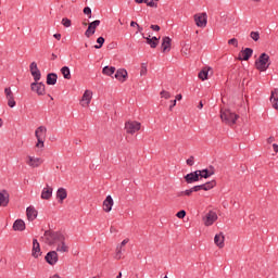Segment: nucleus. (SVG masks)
Wrapping results in <instances>:
<instances>
[{
	"instance_id": "1",
	"label": "nucleus",
	"mask_w": 278,
	"mask_h": 278,
	"mask_svg": "<svg viewBox=\"0 0 278 278\" xmlns=\"http://www.w3.org/2000/svg\"><path fill=\"white\" fill-rule=\"evenodd\" d=\"M45 242L49 247H56L58 253H68V245H66V237L61 231H45Z\"/></svg>"
},
{
	"instance_id": "2",
	"label": "nucleus",
	"mask_w": 278,
	"mask_h": 278,
	"mask_svg": "<svg viewBox=\"0 0 278 278\" xmlns=\"http://www.w3.org/2000/svg\"><path fill=\"white\" fill-rule=\"evenodd\" d=\"M270 67V55L263 52L260 58L255 61V68L261 73L268 71Z\"/></svg>"
},
{
	"instance_id": "3",
	"label": "nucleus",
	"mask_w": 278,
	"mask_h": 278,
	"mask_svg": "<svg viewBox=\"0 0 278 278\" xmlns=\"http://www.w3.org/2000/svg\"><path fill=\"white\" fill-rule=\"evenodd\" d=\"M220 118L226 125H236V121L240 118V115L231 112L230 110L220 111Z\"/></svg>"
},
{
	"instance_id": "4",
	"label": "nucleus",
	"mask_w": 278,
	"mask_h": 278,
	"mask_svg": "<svg viewBox=\"0 0 278 278\" xmlns=\"http://www.w3.org/2000/svg\"><path fill=\"white\" fill-rule=\"evenodd\" d=\"M140 128H141V124L139 122H127L125 124L126 132L130 134L131 136H134L136 131H140Z\"/></svg>"
},
{
	"instance_id": "5",
	"label": "nucleus",
	"mask_w": 278,
	"mask_h": 278,
	"mask_svg": "<svg viewBox=\"0 0 278 278\" xmlns=\"http://www.w3.org/2000/svg\"><path fill=\"white\" fill-rule=\"evenodd\" d=\"M46 86L43 83H38L35 81L33 84H30V90H33V92H36L39 97H45L46 94Z\"/></svg>"
},
{
	"instance_id": "6",
	"label": "nucleus",
	"mask_w": 278,
	"mask_h": 278,
	"mask_svg": "<svg viewBox=\"0 0 278 278\" xmlns=\"http://www.w3.org/2000/svg\"><path fill=\"white\" fill-rule=\"evenodd\" d=\"M101 25V21L96 20L91 23H89L87 30L85 31L86 38H90L91 36H94V33L97 31V28Z\"/></svg>"
},
{
	"instance_id": "7",
	"label": "nucleus",
	"mask_w": 278,
	"mask_h": 278,
	"mask_svg": "<svg viewBox=\"0 0 278 278\" xmlns=\"http://www.w3.org/2000/svg\"><path fill=\"white\" fill-rule=\"evenodd\" d=\"M216 220H218V215L216 214V212L210 211L208 213H206V215L204 217V225H205V227H210V226L214 225V223H216Z\"/></svg>"
},
{
	"instance_id": "8",
	"label": "nucleus",
	"mask_w": 278,
	"mask_h": 278,
	"mask_svg": "<svg viewBox=\"0 0 278 278\" xmlns=\"http://www.w3.org/2000/svg\"><path fill=\"white\" fill-rule=\"evenodd\" d=\"M46 262L50 264V266H55V264H58V251H50L47 253L46 257H45Z\"/></svg>"
},
{
	"instance_id": "9",
	"label": "nucleus",
	"mask_w": 278,
	"mask_h": 278,
	"mask_svg": "<svg viewBox=\"0 0 278 278\" xmlns=\"http://www.w3.org/2000/svg\"><path fill=\"white\" fill-rule=\"evenodd\" d=\"M92 101V91L90 90H85L83 98L80 100V105L83 108H88L90 105V102Z\"/></svg>"
},
{
	"instance_id": "10",
	"label": "nucleus",
	"mask_w": 278,
	"mask_h": 278,
	"mask_svg": "<svg viewBox=\"0 0 278 278\" xmlns=\"http://www.w3.org/2000/svg\"><path fill=\"white\" fill-rule=\"evenodd\" d=\"M194 22L198 27H206L207 26V14L202 13L200 15H194Z\"/></svg>"
},
{
	"instance_id": "11",
	"label": "nucleus",
	"mask_w": 278,
	"mask_h": 278,
	"mask_svg": "<svg viewBox=\"0 0 278 278\" xmlns=\"http://www.w3.org/2000/svg\"><path fill=\"white\" fill-rule=\"evenodd\" d=\"M31 255L33 257H35V260H38V257L42 255V251L40 250V243L38 242V239L33 240Z\"/></svg>"
},
{
	"instance_id": "12",
	"label": "nucleus",
	"mask_w": 278,
	"mask_h": 278,
	"mask_svg": "<svg viewBox=\"0 0 278 278\" xmlns=\"http://www.w3.org/2000/svg\"><path fill=\"white\" fill-rule=\"evenodd\" d=\"M5 97L8 99L9 108H14L16 105V101H14V93L10 87L4 89Z\"/></svg>"
},
{
	"instance_id": "13",
	"label": "nucleus",
	"mask_w": 278,
	"mask_h": 278,
	"mask_svg": "<svg viewBox=\"0 0 278 278\" xmlns=\"http://www.w3.org/2000/svg\"><path fill=\"white\" fill-rule=\"evenodd\" d=\"M10 205V193L5 190L0 192V207H8Z\"/></svg>"
},
{
	"instance_id": "14",
	"label": "nucleus",
	"mask_w": 278,
	"mask_h": 278,
	"mask_svg": "<svg viewBox=\"0 0 278 278\" xmlns=\"http://www.w3.org/2000/svg\"><path fill=\"white\" fill-rule=\"evenodd\" d=\"M112 207H114V199L112 198V195H108L103 201V210L106 213H110L112 212Z\"/></svg>"
},
{
	"instance_id": "15",
	"label": "nucleus",
	"mask_w": 278,
	"mask_h": 278,
	"mask_svg": "<svg viewBox=\"0 0 278 278\" xmlns=\"http://www.w3.org/2000/svg\"><path fill=\"white\" fill-rule=\"evenodd\" d=\"M200 176H199V170L189 173L185 176V180L187 184H194L195 181H199Z\"/></svg>"
},
{
	"instance_id": "16",
	"label": "nucleus",
	"mask_w": 278,
	"mask_h": 278,
	"mask_svg": "<svg viewBox=\"0 0 278 278\" xmlns=\"http://www.w3.org/2000/svg\"><path fill=\"white\" fill-rule=\"evenodd\" d=\"M51 197H53V187H49V185H47V187H45L41 191V199L49 201Z\"/></svg>"
},
{
	"instance_id": "17",
	"label": "nucleus",
	"mask_w": 278,
	"mask_h": 278,
	"mask_svg": "<svg viewBox=\"0 0 278 278\" xmlns=\"http://www.w3.org/2000/svg\"><path fill=\"white\" fill-rule=\"evenodd\" d=\"M30 166V168H38L42 164V159L28 156V161L26 162Z\"/></svg>"
},
{
	"instance_id": "18",
	"label": "nucleus",
	"mask_w": 278,
	"mask_h": 278,
	"mask_svg": "<svg viewBox=\"0 0 278 278\" xmlns=\"http://www.w3.org/2000/svg\"><path fill=\"white\" fill-rule=\"evenodd\" d=\"M172 41L173 40L170 39V37H163L162 45H161L163 53H168V51H170V42Z\"/></svg>"
},
{
	"instance_id": "19",
	"label": "nucleus",
	"mask_w": 278,
	"mask_h": 278,
	"mask_svg": "<svg viewBox=\"0 0 278 278\" xmlns=\"http://www.w3.org/2000/svg\"><path fill=\"white\" fill-rule=\"evenodd\" d=\"M198 175L203 179H210L214 175V166H210V169L198 170Z\"/></svg>"
},
{
	"instance_id": "20",
	"label": "nucleus",
	"mask_w": 278,
	"mask_h": 278,
	"mask_svg": "<svg viewBox=\"0 0 278 278\" xmlns=\"http://www.w3.org/2000/svg\"><path fill=\"white\" fill-rule=\"evenodd\" d=\"M26 216L28 220H36L38 218V211L34 206H28L26 208Z\"/></svg>"
},
{
	"instance_id": "21",
	"label": "nucleus",
	"mask_w": 278,
	"mask_h": 278,
	"mask_svg": "<svg viewBox=\"0 0 278 278\" xmlns=\"http://www.w3.org/2000/svg\"><path fill=\"white\" fill-rule=\"evenodd\" d=\"M127 70L119 68L115 73V79H118V81H127Z\"/></svg>"
},
{
	"instance_id": "22",
	"label": "nucleus",
	"mask_w": 278,
	"mask_h": 278,
	"mask_svg": "<svg viewBox=\"0 0 278 278\" xmlns=\"http://www.w3.org/2000/svg\"><path fill=\"white\" fill-rule=\"evenodd\" d=\"M214 242L216 247L223 249L225 247V235L223 232L215 235Z\"/></svg>"
},
{
	"instance_id": "23",
	"label": "nucleus",
	"mask_w": 278,
	"mask_h": 278,
	"mask_svg": "<svg viewBox=\"0 0 278 278\" xmlns=\"http://www.w3.org/2000/svg\"><path fill=\"white\" fill-rule=\"evenodd\" d=\"M68 197V192H66V189L59 188L56 191V199L59 200V203H64V199Z\"/></svg>"
},
{
	"instance_id": "24",
	"label": "nucleus",
	"mask_w": 278,
	"mask_h": 278,
	"mask_svg": "<svg viewBox=\"0 0 278 278\" xmlns=\"http://www.w3.org/2000/svg\"><path fill=\"white\" fill-rule=\"evenodd\" d=\"M47 85L48 86H55V84H58V74L55 73H49L47 75Z\"/></svg>"
},
{
	"instance_id": "25",
	"label": "nucleus",
	"mask_w": 278,
	"mask_h": 278,
	"mask_svg": "<svg viewBox=\"0 0 278 278\" xmlns=\"http://www.w3.org/2000/svg\"><path fill=\"white\" fill-rule=\"evenodd\" d=\"M14 231H25V222L23 219H16L13 224Z\"/></svg>"
},
{
	"instance_id": "26",
	"label": "nucleus",
	"mask_w": 278,
	"mask_h": 278,
	"mask_svg": "<svg viewBox=\"0 0 278 278\" xmlns=\"http://www.w3.org/2000/svg\"><path fill=\"white\" fill-rule=\"evenodd\" d=\"M242 58L239 56V60H244V62L251 60V56L253 55V49L251 48H245L243 51H242Z\"/></svg>"
},
{
	"instance_id": "27",
	"label": "nucleus",
	"mask_w": 278,
	"mask_h": 278,
	"mask_svg": "<svg viewBox=\"0 0 278 278\" xmlns=\"http://www.w3.org/2000/svg\"><path fill=\"white\" fill-rule=\"evenodd\" d=\"M36 138H47V127L39 126L35 131Z\"/></svg>"
},
{
	"instance_id": "28",
	"label": "nucleus",
	"mask_w": 278,
	"mask_h": 278,
	"mask_svg": "<svg viewBox=\"0 0 278 278\" xmlns=\"http://www.w3.org/2000/svg\"><path fill=\"white\" fill-rule=\"evenodd\" d=\"M210 70L211 67H204L203 70H201L198 74L199 79L205 81V79H207V75L210 74Z\"/></svg>"
},
{
	"instance_id": "29",
	"label": "nucleus",
	"mask_w": 278,
	"mask_h": 278,
	"mask_svg": "<svg viewBox=\"0 0 278 278\" xmlns=\"http://www.w3.org/2000/svg\"><path fill=\"white\" fill-rule=\"evenodd\" d=\"M270 101H273L275 110H278V89L271 91Z\"/></svg>"
},
{
	"instance_id": "30",
	"label": "nucleus",
	"mask_w": 278,
	"mask_h": 278,
	"mask_svg": "<svg viewBox=\"0 0 278 278\" xmlns=\"http://www.w3.org/2000/svg\"><path fill=\"white\" fill-rule=\"evenodd\" d=\"M103 75H108L109 77H112L114 73H116V67L114 66H104L102 70Z\"/></svg>"
},
{
	"instance_id": "31",
	"label": "nucleus",
	"mask_w": 278,
	"mask_h": 278,
	"mask_svg": "<svg viewBox=\"0 0 278 278\" xmlns=\"http://www.w3.org/2000/svg\"><path fill=\"white\" fill-rule=\"evenodd\" d=\"M137 3H146L149 8H157V2L155 1H149V0H135Z\"/></svg>"
},
{
	"instance_id": "32",
	"label": "nucleus",
	"mask_w": 278,
	"mask_h": 278,
	"mask_svg": "<svg viewBox=\"0 0 278 278\" xmlns=\"http://www.w3.org/2000/svg\"><path fill=\"white\" fill-rule=\"evenodd\" d=\"M61 73H62L64 79H71V68L68 66H63L61 68Z\"/></svg>"
},
{
	"instance_id": "33",
	"label": "nucleus",
	"mask_w": 278,
	"mask_h": 278,
	"mask_svg": "<svg viewBox=\"0 0 278 278\" xmlns=\"http://www.w3.org/2000/svg\"><path fill=\"white\" fill-rule=\"evenodd\" d=\"M203 190L207 191V190H212V188H216V180H211L206 184H203Z\"/></svg>"
},
{
	"instance_id": "34",
	"label": "nucleus",
	"mask_w": 278,
	"mask_h": 278,
	"mask_svg": "<svg viewBox=\"0 0 278 278\" xmlns=\"http://www.w3.org/2000/svg\"><path fill=\"white\" fill-rule=\"evenodd\" d=\"M148 45H150L151 49H155L160 45V38L152 37L151 40L148 41Z\"/></svg>"
},
{
	"instance_id": "35",
	"label": "nucleus",
	"mask_w": 278,
	"mask_h": 278,
	"mask_svg": "<svg viewBox=\"0 0 278 278\" xmlns=\"http://www.w3.org/2000/svg\"><path fill=\"white\" fill-rule=\"evenodd\" d=\"M97 42H98L99 45H96V46H94V49H101V47H103V45H105V38L99 37V38L97 39Z\"/></svg>"
},
{
	"instance_id": "36",
	"label": "nucleus",
	"mask_w": 278,
	"mask_h": 278,
	"mask_svg": "<svg viewBox=\"0 0 278 278\" xmlns=\"http://www.w3.org/2000/svg\"><path fill=\"white\" fill-rule=\"evenodd\" d=\"M31 76L34 77L35 81H40L42 74L40 73V70H37L36 72H33Z\"/></svg>"
},
{
	"instance_id": "37",
	"label": "nucleus",
	"mask_w": 278,
	"mask_h": 278,
	"mask_svg": "<svg viewBox=\"0 0 278 278\" xmlns=\"http://www.w3.org/2000/svg\"><path fill=\"white\" fill-rule=\"evenodd\" d=\"M123 258V248L117 247L116 253H115V260H122Z\"/></svg>"
},
{
	"instance_id": "38",
	"label": "nucleus",
	"mask_w": 278,
	"mask_h": 278,
	"mask_svg": "<svg viewBox=\"0 0 278 278\" xmlns=\"http://www.w3.org/2000/svg\"><path fill=\"white\" fill-rule=\"evenodd\" d=\"M250 38H252L254 42H257V40H260V31H251Z\"/></svg>"
},
{
	"instance_id": "39",
	"label": "nucleus",
	"mask_w": 278,
	"mask_h": 278,
	"mask_svg": "<svg viewBox=\"0 0 278 278\" xmlns=\"http://www.w3.org/2000/svg\"><path fill=\"white\" fill-rule=\"evenodd\" d=\"M61 24L63 25V27H71L72 22L67 17H63Z\"/></svg>"
},
{
	"instance_id": "40",
	"label": "nucleus",
	"mask_w": 278,
	"mask_h": 278,
	"mask_svg": "<svg viewBox=\"0 0 278 278\" xmlns=\"http://www.w3.org/2000/svg\"><path fill=\"white\" fill-rule=\"evenodd\" d=\"M160 97H161V99H170V93L166 90H162L160 92Z\"/></svg>"
},
{
	"instance_id": "41",
	"label": "nucleus",
	"mask_w": 278,
	"mask_h": 278,
	"mask_svg": "<svg viewBox=\"0 0 278 278\" xmlns=\"http://www.w3.org/2000/svg\"><path fill=\"white\" fill-rule=\"evenodd\" d=\"M29 68H30V74H31V75H33L34 73H36V71H39V70H38V64H37L36 62L30 63Z\"/></svg>"
},
{
	"instance_id": "42",
	"label": "nucleus",
	"mask_w": 278,
	"mask_h": 278,
	"mask_svg": "<svg viewBox=\"0 0 278 278\" xmlns=\"http://www.w3.org/2000/svg\"><path fill=\"white\" fill-rule=\"evenodd\" d=\"M36 147L42 149L45 147V138H37Z\"/></svg>"
},
{
	"instance_id": "43",
	"label": "nucleus",
	"mask_w": 278,
	"mask_h": 278,
	"mask_svg": "<svg viewBox=\"0 0 278 278\" xmlns=\"http://www.w3.org/2000/svg\"><path fill=\"white\" fill-rule=\"evenodd\" d=\"M84 14H87V16H89V18H92V9H90V7H86L84 9Z\"/></svg>"
},
{
	"instance_id": "44",
	"label": "nucleus",
	"mask_w": 278,
	"mask_h": 278,
	"mask_svg": "<svg viewBox=\"0 0 278 278\" xmlns=\"http://www.w3.org/2000/svg\"><path fill=\"white\" fill-rule=\"evenodd\" d=\"M140 75H147V63L141 64Z\"/></svg>"
},
{
	"instance_id": "45",
	"label": "nucleus",
	"mask_w": 278,
	"mask_h": 278,
	"mask_svg": "<svg viewBox=\"0 0 278 278\" xmlns=\"http://www.w3.org/2000/svg\"><path fill=\"white\" fill-rule=\"evenodd\" d=\"M228 45H232V47L238 48V39L231 38L230 40H228Z\"/></svg>"
},
{
	"instance_id": "46",
	"label": "nucleus",
	"mask_w": 278,
	"mask_h": 278,
	"mask_svg": "<svg viewBox=\"0 0 278 278\" xmlns=\"http://www.w3.org/2000/svg\"><path fill=\"white\" fill-rule=\"evenodd\" d=\"M186 162L188 166H194V156H190Z\"/></svg>"
},
{
	"instance_id": "47",
	"label": "nucleus",
	"mask_w": 278,
	"mask_h": 278,
	"mask_svg": "<svg viewBox=\"0 0 278 278\" xmlns=\"http://www.w3.org/2000/svg\"><path fill=\"white\" fill-rule=\"evenodd\" d=\"M177 218H186V212L184 210L179 211L177 214H176Z\"/></svg>"
},
{
	"instance_id": "48",
	"label": "nucleus",
	"mask_w": 278,
	"mask_h": 278,
	"mask_svg": "<svg viewBox=\"0 0 278 278\" xmlns=\"http://www.w3.org/2000/svg\"><path fill=\"white\" fill-rule=\"evenodd\" d=\"M193 192H200V190H203V185H198L192 187Z\"/></svg>"
},
{
	"instance_id": "49",
	"label": "nucleus",
	"mask_w": 278,
	"mask_h": 278,
	"mask_svg": "<svg viewBox=\"0 0 278 278\" xmlns=\"http://www.w3.org/2000/svg\"><path fill=\"white\" fill-rule=\"evenodd\" d=\"M170 105H169V111L173 112V108H175V105H177V100H170Z\"/></svg>"
},
{
	"instance_id": "50",
	"label": "nucleus",
	"mask_w": 278,
	"mask_h": 278,
	"mask_svg": "<svg viewBox=\"0 0 278 278\" xmlns=\"http://www.w3.org/2000/svg\"><path fill=\"white\" fill-rule=\"evenodd\" d=\"M192 192H194V190H192V188L185 190V197H190L192 194Z\"/></svg>"
},
{
	"instance_id": "51",
	"label": "nucleus",
	"mask_w": 278,
	"mask_h": 278,
	"mask_svg": "<svg viewBox=\"0 0 278 278\" xmlns=\"http://www.w3.org/2000/svg\"><path fill=\"white\" fill-rule=\"evenodd\" d=\"M150 28L153 30V31H160V25H151Z\"/></svg>"
},
{
	"instance_id": "52",
	"label": "nucleus",
	"mask_w": 278,
	"mask_h": 278,
	"mask_svg": "<svg viewBox=\"0 0 278 278\" xmlns=\"http://www.w3.org/2000/svg\"><path fill=\"white\" fill-rule=\"evenodd\" d=\"M129 242V239H124L121 243V245H117L119 249H123V247H125V244H127Z\"/></svg>"
},
{
	"instance_id": "53",
	"label": "nucleus",
	"mask_w": 278,
	"mask_h": 278,
	"mask_svg": "<svg viewBox=\"0 0 278 278\" xmlns=\"http://www.w3.org/2000/svg\"><path fill=\"white\" fill-rule=\"evenodd\" d=\"M53 38H55L56 40H61L62 39V34L56 33L53 35Z\"/></svg>"
},
{
	"instance_id": "54",
	"label": "nucleus",
	"mask_w": 278,
	"mask_h": 278,
	"mask_svg": "<svg viewBox=\"0 0 278 278\" xmlns=\"http://www.w3.org/2000/svg\"><path fill=\"white\" fill-rule=\"evenodd\" d=\"M267 142H268V144H273V142H275V137H269L267 139Z\"/></svg>"
},
{
	"instance_id": "55",
	"label": "nucleus",
	"mask_w": 278,
	"mask_h": 278,
	"mask_svg": "<svg viewBox=\"0 0 278 278\" xmlns=\"http://www.w3.org/2000/svg\"><path fill=\"white\" fill-rule=\"evenodd\" d=\"M273 149H274L275 153H278V144L277 143L273 144Z\"/></svg>"
},
{
	"instance_id": "56",
	"label": "nucleus",
	"mask_w": 278,
	"mask_h": 278,
	"mask_svg": "<svg viewBox=\"0 0 278 278\" xmlns=\"http://www.w3.org/2000/svg\"><path fill=\"white\" fill-rule=\"evenodd\" d=\"M181 99H184V97L181 96V93H179V94L176 96V99H175V100H176V101H181Z\"/></svg>"
},
{
	"instance_id": "57",
	"label": "nucleus",
	"mask_w": 278,
	"mask_h": 278,
	"mask_svg": "<svg viewBox=\"0 0 278 278\" xmlns=\"http://www.w3.org/2000/svg\"><path fill=\"white\" fill-rule=\"evenodd\" d=\"M130 27H138V23H136V22H130Z\"/></svg>"
},
{
	"instance_id": "58",
	"label": "nucleus",
	"mask_w": 278,
	"mask_h": 278,
	"mask_svg": "<svg viewBox=\"0 0 278 278\" xmlns=\"http://www.w3.org/2000/svg\"><path fill=\"white\" fill-rule=\"evenodd\" d=\"M177 197H186L185 191H180V192H178V193H177Z\"/></svg>"
},
{
	"instance_id": "59",
	"label": "nucleus",
	"mask_w": 278,
	"mask_h": 278,
	"mask_svg": "<svg viewBox=\"0 0 278 278\" xmlns=\"http://www.w3.org/2000/svg\"><path fill=\"white\" fill-rule=\"evenodd\" d=\"M199 110H203V101H200L199 105H198Z\"/></svg>"
},
{
	"instance_id": "60",
	"label": "nucleus",
	"mask_w": 278,
	"mask_h": 278,
	"mask_svg": "<svg viewBox=\"0 0 278 278\" xmlns=\"http://www.w3.org/2000/svg\"><path fill=\"white\" fill-rule=\"evenodd\" d=\"M137 29H138V31H139L140 34H142L143 28H142L141 26H139V24L137 25Z\"/></svg>"
},
{
	"instance_id": "61",
	"label": "nucleus",
	"mask_w": 278,
	"mask_h": 278,
	"mask_svg": "<svg viewBox=\"0 0 278 278\" xmlns=\"http://www.w3.org/2000/svg\"><path fill=\"white\" fill-rule=\"evenodd\" d=\"M143 38L147 40V45L149 43V40L152 39L150 36L149 37H144V35H143Z\"/></svg>"
},
{
	"instance_id": "62",
	"label": "nucleus",
	"mask_w": 278,
	"mask_h": 278,
	"mask_svg": "<svg viewBox=\"0 0 278 278\" xmlns=\"http://www.w3.org/2000/svg\"><path fill=\"white\" fill-rule=\"evenodd\" d=\"M52 60H58V56L55 55V53H52Z\"/></svg>"
},
{
	"instance_id": "63",
	"label": "nucleus",
	"mask_w": 278,
	"mask_h": 278,
	"mask_svg": "<svg viewBox=\"0 0 278 278\" xmlns=\"http://www.w3.org/2000/svg\"><path fill=\"white\" fill-rule=\"evenodd\" d=\"M116 278H123V273H119Z\"/></svg>"
},
{
	"instance_id": "64",
	"label": "nucleus",
	"mask_w": 278,
	"mask_h": 278,
	"mask_svg": "<svg viewBox=\"0 0 278 278\" xmlns=\"http://www.w3.org/2000/svg\"><path fill=\"white\" fill-rule=\"evenodd\" d=\"M3 126V119L0 118V127Z\"/></svg>"
}]
</instances>
